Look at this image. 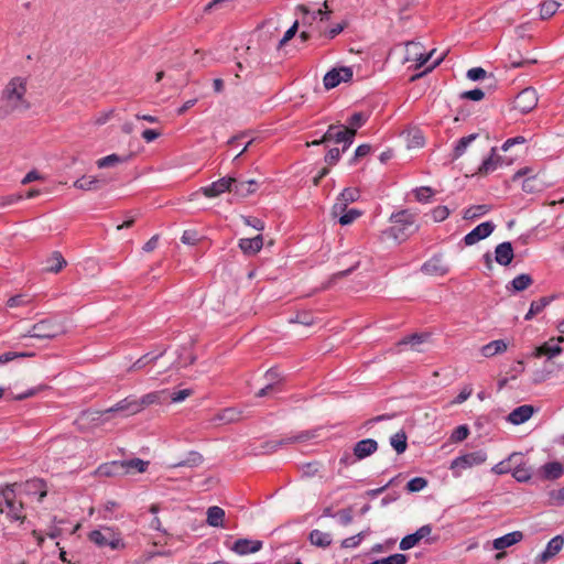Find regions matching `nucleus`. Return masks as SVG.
I'll list each match as a JSON object with an SVG mask.
<instances>
[{"label": "nucleus", "instance_id": "a19ab883", "mask_svg": "<svg viewBox=\"0 0 564 564\" xmlns=\"http://www.w3.org/2000/svg\"><path fill=\"white\" fill-rule=\"evenodd\" d=\"M560 8V2L557 0H545L541 3L540 7V17L543 20L550 19L553 17L557 9Z\"/></svg>", "mask_w": 564, "mask_h": 564}, {"label": "nucleus", "instance_id": "dca6fc26", "mask_svg": "<svg viewBox=\"0 0 564 564\" xmlns=\"http://www.w3.org/2000/svg\"><path fill=\"white\" fill-rule=\"evenodd\" d=\"M534 412L535 409L533 405L523 404L512 410L507 420L513 425H520L530 420Z\"/></svg>", "mask_w": 564, "mask_h": 564}, {"label": "nucleus", "instance_id": "9b49d317", "mask_svg": "<svg viewBox=\"0 0 564 564\" xmlns=\"http://www.w3.org/2000/svg\"><path fill=\"white\" fill-rule=\"evenodd\" d=\"M352 68L351 67H339L333 68L327 72L324 76L323 83L327 90L337 87L340 83H347L352 78Z\"/></svg>", "mask_w": 564, "mask_h": 564}, {"label": "nucleus", "instance_id": "0e129e2a", "mask_svg": "<svg viewBox=\"0 0 564 564\" xmlns=\"http://www.w3.org/2000/svg\"><path fill=\"white\" fill-rule=\"evenodd\" d=\"M460 97L464 99L479 101L485 97V93H484V90L476 88V89L466 90V91L462 93Z\"/></svg>", "mask_w": 564, "mask_h": 564}, {"label": "nucleus", "instance_id": "6ab92c4d", "mask_svg": "<svg viewBox=\"0 0 564 564\" xmlns=\"http://www.w3.org/2000/svg\"><path fill=\"white\" fill-rule=\"evenodd\" d=\"M448 272V264L445 258L441 254L433 256L425 262V273L432 275H444Z\"/></svg>", "mask_w": 564, "mask_h": 564}, {"label": "nucleus", "instance_id": "72a5a7b5", "mask_svg": "<svg viewBox=\"0 0 564 564\" xmlns=\"http://www.w3.org/2000/svg\"><path fill=\"white\" fill-rule=\"evenodd\" d=\"M543 475L547 479H558L564 475V466L560 462L546 463L543 467Z\"/></svg>", "mask_w": 564, "mask_h": 564}, {"label": "nucleus", "instance_id": "338daca9", "mask_svg": "<svg viewBox=\"0 0 564 564\" xmlns=\"http://www.w3.org/2000/svg\"><path fill=\"white\" fill-rule=\"evenodd\" d=\"M370 151L371 147L369 144L359 145L355 151V155L351 159L350 164L357 163L359 159L367 156L370 153Z\"/></svg>", "mask_w": 564, "mask_h": 564}, {"label": "nucleus", "instance_id": "20e7f679", "mask_svg": "<svg viewBox=\"0 0 564 564\" xmlns=\"http://www.w3.org/2000/svg\"><path fill=\"white\" fill-rule=\"evenodd\" d=\"M139 412L140 408L138 405L137 398L133 395H129L117 402L113 406L108 408L104 411H85L82 413L80 419L88 422H95L100 420V417L105 414L123 413L124 415H133Z\"/></svg>", "mask_w": 564, "mask_h": 564}, {"label": "nucleus", "instance_id": "a878e982", "mask_svg": "<svg viewBox=\"0 0 564 564\" xmlns=\"http://www.w3.org/2000/svg\"><path fill=\"white\" fill-rule=\"evenodd\" d=\"M25 492L30 496H37V500L41 502L47 495L46 484L44 480L34 478L28 480L24 485Z\"/></svg>", "mask_w": 564, "mask_h": 564}, {"label": "nucleus", "instance_id": "09e8293b", "mask_svg": "<svg viewBox=\"0 0 564 564\" xmlns=\"http://www.w3.org/2000/svg\"><path fill=\"white\" fill-rule=\"evenodd\" d=\"M489 212V207L487 205H476L467 208L464 212L465 219H474L476 217H480Z\"/></svg>", "mask_w": 564, "mask_h": 564}, {"label": "nucleus", "instance_id": "4d7b16f0", "mask_svg": "<svg viewBox=\"0 0 564 564\" xmlns=\"http://www.w3.org/2000/svg\"><path fill=\"white\" fill-rule=\"evenodd\" d=\"M200 240V237L196 230H185L181 237V241L185 245L195 246Z\"/></svg>", "mask_w": 564, "mask_h": 564}, {"label": "nucleus", "instance_id": "aec40b11", "mask_svg": "<svg viewBox=\"0 0 564 564\" xmlns=\"http://www.w3.org/2000/svg\"><path fill=\"white\" fill-rule=\"evenodd\" d=\"M523 540V533L521 531H513L505 534L503 536L497 538L492 541V547L497 551H502L510 547Z\"/></svg>", "mask_w": 564, "mask_h": 564}, {"label": "nucleus", "instance_id": "393cba45", "mask_svg": "<svg viewBox=\"0 0 564 564\" xmlns=\"http://www.w3.org/2000/svg\"><path fill=\"white\" fill-rule=\"evenodd\" d=\"M258 188V183L254 180L249 181H238L232 177V188L231 193L240 197H246L250 194H253Z\"/></svg>", "mask_w": 564, "mask_h": 564}, {"label": "nucleus", "instance_id": "de8ad7c7", "mask_svg": "<svg viewBox=\"0 0 564 564\" xmlns=\"http://www.w3.org/2000/svg\"><path fill=\"white\" fill-rule=\"evenodd\" d=\"M360 216H361V212L358 210V209H355V208H351V209H348V210L346 208L344 213L337 215L338 221L343 226L350 225L351 223H354Z\"/></svg>", "mask_w": 564, "mask_h": 564}, {"label": "nucleus", "instance_id": "774afa93", "mask_svg": "<svg viewBox=\"0 0 564 564\" xmlns=\"http://www.w3.org/2000/svg\"><path fill=\"white\" fill-rule=\"evenodd\" d=\"M406 562L408 556L401 553L382 558V564H405Z\"/></svg>", "mask_w": 564, "mask_h": 564}, {"label": "nucleus", "instance_id": "cd10ccee", "mask_svg": "<svg viewBox=\"0 0 564 564\" xmlns=\"http://www.w3.org/2000/svg\"><path fill=\"white\" fill-rule=\"evenodd\" d=\"M312 437H313V434H311L310 432H302V433H300V434H297L296 436H293V437H286V438L280 440V441L269 442V443L265 444V448H267L268 452H274V451H276L282 445L292 444V443H295V442H304V441L310 440Z\"/></svg>", "mask_w": 564, "mask_h": 564}, {"label": "nucleus", "instance_id": "8fccbe9b", "mask_svg": "<svg viewBox=\"0 0 564 564\" xmlns=\"http://www.w3.org/2000/svg\"><path fill=\"white\" fill-rule=\"evenodd\" d=\"M512 476L520 482L528 481L531 478V473L529 468L521 466L518 462L512 469Z\"/></svg>", "mask_w": 564, "mask_h": 564}, {"label": "nucleus", "instance_id": "4be33fe9", "mask_svg": "<svg viewBox=\"0 0 564 564\" xmlns=\"http://www.w3.org/2000/svg\"><path fill=\"white\" fill-rule=\"evenodd\" d=\"M553 341H555L554 338H552L550 341L544 343L543 345L539 346L534 351V356L535 357L549 356L551 358V357L560 355L562 352V347L558 344H553ZM556 341L563 343L564 337L563 336L557 337Z\"/></svg>", "mask_w": 564, "mask_h": 564}, {"label": "nucleus", "instance_id": "c03bdc74", "mask_svg": "<svg viewBox=\"0 0 564 564\" xmlns=\"http://www.w3.org/2000/svg\"><path fill=\"white\" fill-rule=\"evenodd\" d=\"M408 148H419L423 144V137L417 127L410 128L406 132Z\"/></svg>", "mask_w": 564, "mask_h": 564}, {"label": "nucleus", "instance_id": "4c0bfd02", "mask_svg": "<svg viewBox=\"0 0 564 564\" xmlns=\"http://www.w3.org/2000/svg\"><path fill=\"white\" fill-rule=\"evenodd\" d=\"M162 356V352L161 354H152V352H148L143 356H141L135 362H133L128 369H127V372H132V371H137V370H140L142 368H144L147 365L155 361L156 359H159L160 357Z\"/></svg>", "mask_w": 564, "mask_h": 564}, {"label": "nucleus", "instance_id": "c756f323", "mask_svg": "<svg viewBox=\"0 0 564 564\" xmlns=\"http://www.w3.org/2000/svg\"><path fill=\"white\" fill-rule=\"evenodd\" d=\"M225 519V511L218 506H213L207 509L206 522L214 528H223Z\"/></svg>", "mask_w": 564, "mask_h": 564}, {"label": "nucleus", "instance_id": "6e6552de", "mask_svg": "<svg viewBox=\"0 0 564 564\" xmlns=\"http://www.w3.org/2000/svg\"><path fill=\"white\" fill-rule=\"evenodd\" d=\"M355 130L348 129L343 124H330L323 135V141H335L336 143H344L343 152H345L354 142Z\"/></svg>", "mask_w": 564, "mask_h": 564}, {"label": "nucleus", "instance_id": "473e14b6", "mask_svg": "<svg viewBox=\"0 0 564 564\" xmlns=\"http://www.w3.org/2000/svg\"><path fill=\"white\" fill-rule=\"evenodd\" d=\"M203 463V456L198 452L192 451L187 454L186 458L183 460H180L177 463H173L170 465L172 468L176 467H188L194 468L199 466Z\"/></svg>", "mask_w": 564, "mask_h": 564}, {"label": "nucleus", "instance_id": "bf43d9fd", "mask_svg": "<svg viewBox=\"0 0 564 564\" xmlns=\"http://www.w3.org/2000/svg\"><path fill=\"white\" fill-rule=\"evenodd\" d=\"M468 434V427L466 425H459L453 431L451 440L454 442H462L467 438Z\"/></svg>", "mask_w": 564, "mask_h": 564}, {"label": "nucleus", "instance_id": "13d9d810", "mask_svg": "<svg viewBox=\"0 0 564 564\" xmlns=\"http://www.w3.org/2000/svg\"><path fill=\"white\" fill-rule=\"evenodd\" d=\"M449 216V209L446 206H437L431 210V217L435 223L445 220Z\"/></svg>", "mask_w": 564, "mask_h": 564}, {"label": "nucleus", "instance_id": "c9c22d12", "mask_svg": "<svg viewBox=\"0 0 564 564\" xmlns=\"http://www.w3.org/2000/svg\"><path fill=\"white\" fill-rule=\"evenodd\" d=\"M131 155H118L110 154L105 158L99 159L96 164L99 169L111 167L120 163H124L130 159Z\"/></svg>", "mask_w": 564, "mask_h": 564}, {"label": "nucleus", "instance_id": "2f4dec72", "mask_svg": "<svg viewBox=\"0 0 564 564\" xmlns=\"http://www.w3.org/2000/svg\"><path fill=\"white\" fill-rule=\"evenodd\" d=\"M66 265V260L61 252L54 251L46 260L45 270L52 273H58Z\"/></svg>", "mask_w": 564, "mask_h": 564}, {"label": "nucleus", "instance_id": "7c9ffc66", "mask_svg": "<svg viewBox=\"0 0 564 564\" xmlns=\"http://www.w3.org/2000/svg\"><path fill=\"white\" fill-rule=\"evenodd\" d=\"M308 540L313 545L324 549L328 547L333 541L330 533L317 529L311 531Z\"/></svg>", "mask_w": 564, "mask_h": 564}, {"label": "nucleus", "instance_id": "ddd939ff", "mask_svg": "<svg viewBox=\"0 0 564 564\" xmlns=\"http://www.w3.org/2000/svg\"><path fill=\"white\" fill-rule=\"evenodd\" d=\"M564 546V538L562 535H556L551 539L545 547V550L539 554L534 563L535 564H545L552 557H554Z\"/></svg>", "mask_w": 564, "mask_h": 564}, {"label": "nucleus", "instance_id": "4468645a", "mask_svg": "<svg viewBox=\"0 0 564 564\" xmlns=\"http://www.w3.org/2000/svg\"><path fill=\"white\" fill-rule=\"evenodd\" d=\"M232 188V177H223L216 182H213L210 185L202 187L200 191L206 197H217L225 192L231 193Z\"/></svg>", "mask_w": 564, "mask_h": 564}, {"label": "nucleus", "instance_id": "bb28decb", "mask_svg": "<svg viewBox=\"0 0 564 564\" xmlns=\"http://www.w3.org/2000/svg\"><path fill=\"white\" fill-rule=\"evenodd\" d=\"M512 163V159H503V158H494V155L486 159L478 169V174L488 175L494 172L498 165H510Z\"/></svg>", "mask_w": 564, "mask_h": 564}, {"label": "nucleus", "instance_id": "69168bd1", "mask_svg": "<svg viewBox=\"0 0 564 564\" xmlns=\"http://www.w3.org/2000/svg\"><path fill=\"white\" fill-rule=\"evenodd\" d=\"M23 199V195L21 194H9L6 196H0V207H7L13 205Z\"/></svg>", "mask_w": 564, "mask_h": 564}, {"label": "nucleus", "instance_id": "9d476101", "mask_svg": "<svg viewBox=\"0 0 564 564\" xmlns=\"http://www.w3.org/2000/svg\"><path fill=\"white\" fill-rule=\"evenodd\" d=\"M538 94L534 88L528 87L521 90L513 101V108L521 113L532 111L538 105Z\"/></svg>", "mask_w": 564, "mask_h": 564}, {"label": "nucleus", "instance_id": "37998d69", "mask_svg": "<svg viewBox=\"0 0 564 564\" xmlns=\"http://www.w3.org/2000/svg\"><path fill=\"white\" fill-rule=\"evenodd\" d=\"M99 471L106 476L124 475V465H122L121 462H112L100 466Z\"/></svg>", "mask_w": 564, "mask_h": 564}, {"label": "nucleus", "instance_id": "2eb2a0df", "mask_svg": "<svg viewBox=\"0 0 564 564\" xmlns=\"http://www.w3.org/2000/svg\"><path fill=\"white\" fill-rule=\"evenodd\" d=\"M494 229L495 225L492 223H481L464 237L465 245L471 246L479 240L487 238Z\"/></svg>", "mask_w": 564, "mask_h": 564}, {"label": "nucleus", "instance_id": "1a4fd4ad", "mask_svg": "<svg viewBox=\"0 0 564 564\" xmlns=\"http://www.w3.org/2000/svg\"><path fill=\"white\" fill-rule=\"evenodd\" d=\"M532 169L530 167H523L514 173L512 176L513 181L519 180L520 177H524V181L522 183V189L525 193H540L546 187V183L543 181L540 174H532Z\"/></svg>", "mask_w": 564, "mask_h": 564}, {"label": "nucleus", "instance_id": "7ed1b4c3", "mask_svg": "<svg viewBox=\"0 0 564 564\" xmlns=\"http://www.w3.org/2000/svg\"><path fill=\"white\" fill-rule=\"evenodd\" d=\"M15 485H7L0 488V513L4 514L10 521L23 522L25 519L23 503L17 500Z\"/></svg>", "mask_w": 564, "mask_h": 564}, {"label": "nucleus", "instance_id": "a211bd4d", "mask_svg": "<svg viewBox=\"0 0 564 564\" xmlns=\"http://www.w3.org/2000/svg\"><path fill=\"white\" fill-rule=\"evenodd\" d=\"M138 405L140 408V412L145 409L149 405L152 404H160L169 400V391L167 390H160V391H153L150 393H147L142 395L141 398H137Z\"/></svg>", "mask_w": 564, "mask_h": 564}, {"label": "nucleus", "instance_id": "f03ea898", "mask_svg": "<svg viewBox=\"0 0 564 564\" xmlns=\"http://www.w3.org/2000/svg\"><path fill=\"white\" fill-rule=\"evenodd\" d=\"M391 226L383 231V237L398 242L404 241L419 229L415 215L409 210H401L391 215Z\"/></svg>", "mask_w": 564, "mask_h": 564}, {"label": "nucleus", "instance_id": "0eeeda50", "mask_svg": "<svg viewBox=\"0 0 564 564\" xmlns=\"http://www.w3.org/2000/svg\"><path fill=\"white\" fill-rule=\"evenodd\" d=\"M487 454L485 451H476L471 453L464 454L462 456L456 457L451 463V469L453 470V475L455 477H459L462 470L471 468L474 466L481 465L486 462Z\"/></svg>", "mask_w": 564, "mask_h": 564}, {"label": "nucleus", "instance_id": "5fc2aeb1", "mask_svg": "<svg viewBox=\"0 0 564 564\" xmlns=\"http://www.w3.org/2000/svg\"><path fill=\"white\" fill-rule=\"evenodd\" d=\"M239 419V413L232 409L227 408L224 411H221L219 414H217L216 420L225 423H231Z\"/></svg>", "mask_w": 564, "mask_h": 564}, {"label": "nucleus", "instance_id": "e433bc0d", "mask_svg": "<svg viewBox=\"0 0 564 564\" xmlns=\"http://www.w3.org/2000/svg\"><path fill=\"white\" fill-rule=\"evenodd\" d=\"M419 44L416 42H409L406 44V56L405 61H415V69H419L421 66H423V53L417 52Z\"/></svg>", "mask_w": 564, "mask_h": 564}, {"label": "nucleus", "instance_id": "58836bf2", "mask_svg": "<svg viewBox=\"0 0 564 564\" xmlns=\"http://www.w3.org/2000/svg\"><path fill=\"white\" fill-rule=\"evenodd\" d=\"M423 539V527L419 528L414 533L404 536L400 542V549L405 551L416 545Z\"/></svg>", "mask_w": 564, "mask_h": 564}, {"label": "nucleus", "instance_id": "e2e57ef3", "mask_svg": "<svg viewBox=\"0 0 564 564\" xmlns=\"http://www.w3.org/2000/svg\"><path fill=\"white\" fill-rule=\"evenodd\" d=\"M551 300L549 297H541L538 301H533L530 305L531 313H541L549 304Z\"/></svg>", "mask_w": 564, "mask_h": 564}, {"label": "nucleus", "instance_id": "6e6d98bb", "mask_svg": "<svg viewBox=\"0 0 564 564\" xmlns=\"http://www.w3.org/2000/svg\"><path fill=\"white\" fill-rule=\"evenodd\" d=\"M476 139V135L475 134H470V135H467V137H463L458 140L455 149H454V152H455V158H459L460 155L464 154V152L466 151L467 147L470 144L471 141H474Z\"/></svg>", "mask_w": 564, "mask_h": 564}, {"label": "nucleus", "instance_id": "864d4df0", "mask_svg": "<svg viewBox=\"0 0 564 564\" xmlns=\"http://www.w3.org/2000/svg\"><path fill=\"white\" fill-rule=\"evenodd\" d=\"M549 505L550 506H563L564 505V486L561 489H553L549 491Z\"/></svg>", "mask_w": 564, "mask_h": 564}, {"label": "nucleus", "instance_id": "c85d7f7f", "mask_svg": "<svg viewBox=\"0 0 564 564\" xmlns=\"http://www.w3.org/2000/svg\"><path fill=\"white\" fill-rule=\"evenodd\" d=\"M521 455L518 453L511 454L507 459L499 462L496 464L491 471L497 475L507 474L509 471H512L513 466L518 463V460H521Z\"/></svg>", "mask_w": 564, "mask_h": 564}, {"label": "nucleus", "instance_id": "b1692460", "mask_svg": "<svg viewBox=\"0 0 564 564\" xmlns=\"http://www.w3.org/2000/svg\"><path fill=\"white\" fill-rule=\"evenodd\" d=\"M513 257V248L510 242H501L496 247L495 259L500 265L510 264Z\"/></svg>", "mask_w": 564, "mask_h": 564}, {"label": "nucleus", "instance_id": "79ce46f5", "mask_svg": "<svg viewBox=\"0 0 564 564\" xmlns=\"http://www.w3.org/2000/svg\"><path fill=\"white\" fill-rule=\"evenodd\" d=\"M121 464L124 465V474H128L131 470L144 473L147 470L149 462L142 460L140 458H132L129 460H122Z\"/></svg>", "mask_w": 564, "mask_h": 564}, {"label": "nucleus", "instance_id": "f257e3e1", "mask_svg": "<svg viewBox=\"0 0 564 564\" xmlns=\"http://www.w3.org/2000/svg\"><path fill=\"white\" fill-rule=\"evenodd\" d=\"M28 90L26 78L15 76L11 78L1 93L0 119H4L15 111L30 109L25 95Z\"/></svg>", "mask_w": 564, "mask_h": 564}, {"label": "nucleus", "instance_id": "f8f14e48", "mask_svg": "<svg viewBox=\"0 0 564 564\" xmlns=\"http://www.w3.org/2000/svg\"><path fill=\"white\" fill-rule=\"evenodd\" d=\"M359 198V191L357 188L348 187L345 188L336 199L332 208V215L337 217V215L345 212L348 204L356 202Z\"/></svg>", "mask_w": 564, "mask_h": 564}, {"label": "nucleus", "instance_id": "f704fd0d", "mask_svg": "<svg viewBox=\"0 0 564 564\" xmlns=\"http://www.w3.org/2000/svg\"><path fill=\"white\" fill-rule=\"evenodd\" d=\"M508 348L507 344L502 339L492 340L489 344L482 346L481 354L485 357H492L497 354L506 351Z\"/></svg>", "mask_w": 564, "mask_h": 564}, {"label": "nucleus", "instance_id": "3c124183", "mask_svg": "<svg viewBox=\"0 0 564 564\" xmlns=\"http://www.w3.org/2000/svg\"><path fill=\"white\" fill-rule=\"evenodd\" d=\"M368 119V116H366L364 112H355L350 116L348 119L349 127L348 129H354L355 134L357 133V129L362 127Z\"/></svg>", "mask_w": 564, "mask_h": 564}, {"label": "nucleus", "instance_id": "39448f33", "mask_svg": "<svg viewBox=\"0 0 564 564\" xmlns=\"http://www.w3.org/2000/svg\"><path fill=\"white\" fill-rule=\"evenodd\" d=\"M88 539L98 547L109 546L111 550H119L124 546L120 533L110 527H102L99 530H93L89 532Z\"/></svg>", "mask_w": 564, "mask_h": 564}, {"label": "nucleus", "instance_id": "603ef678", "mask_svg": "<svg viewBox=\"0 0 564 564\" xmlns=\"http://www.w3.org/2000/svg\"><path fill=\"white\" fill-rule=\"evenodd\" d=\"M33 356H34V352H29V351H24V352L7 351V352L0 355V365H4V364L15 360L18 358H29V357H33Z\"/></svg>", "mask_w": 564, "mask_h": 564}, {"label": "nucleus", "instance_id": "ea45409f", "mask_svg": "<svg viewBox=\"0 0 564 564\" xmlns=\"http://www.w3.org/2000/svg\"><path fill=\"white\" fill-rule=\"evenodd\" d=\"M74 187L82 191H95L100 187V180L97 177H82L74 182Z\"/></svg>", "mask_w": 564, "mask_h": 564}, {"label": "nucleus", "instance_id": "5701e85b", "mask_svg": "<svg viewBox=\"0 0 564 564\" xmlns=\"http://www.w3.org/2000/svg\"><path fill=\"white\" fill-rule=\"evenodd\" d=\"M263 246L262 235H257L253 238H242L239 240V248L245 254L252 256L261 250Z\"/></svg>", "mask_w": 564, "mask_h": 564}, {"label": "nucleus", "instance_id": "680f3d73", "mask_svg": "<svg viewBox=\"0 0 564 564\" xmlns=\"http://www.w3.org/2000/svg\"><path fill=\"white\" fill-rule=\"evenodd\" d=\"M30 299H28L25 295H14V296H11L8 301H7V306L8 307H18V306H23V305H26L28 303H30Z\"/></svg>", "mask_w": 564, "mask_h": 564}, {"label": "nucleus", "instance_id": "423d86ee", "mask_svg": "<svg viewBox=\"0 0 564 564\" xmlns=\"http://www.w3.org/2000/svg\"><path fill=\"white\" fill-rule=\"evenodd\" d=\"M65 332L64 325L55 319L45 318L32 326L22 337H34L40 339H52Z\"/></svg>", "mask_w": 564, "mask_h": 564}, {"label": "nucleus", "instance_id": "f3484780", "mask_svg": "<svg viewBox=\"0 0 564 564\" xmlns=\"http://www.w3.org/2000/svg\"><path fill=\"white\" fill-rule=\"evenodd\" d=\"M378 449V443L373 438H365L357 442L354 446V456L361 460L372 455Z\"/></svg>", "mask_w": 564, "mask_h": 564}, {"label": "nucleus", "instance_id": "412c9836", "mask_svg": "<svg viewBox=\"0 0 564 564\" xmlns=\"http://www.w3.org/2000/svg\"><path fill=\"white\" fill-rule=\"evenodd\" d=\"M262 547V542L261 541H252V540H248V539H238L231 550L234 552H236L237 554L239 555H246V554H249V553H256L258 551H260Z\"/></svg>", "mask_w": 564, "mask_h": 564}, {"label": "nucleus", "instance_id": "a18cd8bd", "mask_svg": "<svg viewBox=\"0 0 564 564\" xmlns=\"http://www.w3.org/2000/svg\"><path fill=\"white\" fill-rule=\"evenodd\" d=\"M390 445L398 454H402L406 449V435L404 432H398L390 437Z\"/></svg>", "mask_w": 564, "mask_h": 564}, {"label": "nucleus", "instance_id": "49530a36", "mask_svg": "<svg viewBox=\"0 0 564 564\" xmlns=\"http://www.w3.org/2000/svg\"><path fill=\"white\" fill-rule=\"evenodd\" d=\"M533 283V280L532 278L527 274V273H522L518 276H516L511 284H512V288L514 291H524L525 289H528L531 284Z\"/></svg>", "mask_w": 564, "mask_h": 564}, {"label": "nucleus", "instance_id": "052dcab7", "mask_svg": "<svg viewBox=\"0 0 564 564\" xmlns=\"http://www.w3.org/2000/svg\"><path fill=\"white\" fill-rule=\"evenodd\" d=\"M473 387L470 384H466L457 397L452 401V404H462L473 394Z\"/></svg>", "mask_w": 564, "mask_h": 564}]
</instances>
